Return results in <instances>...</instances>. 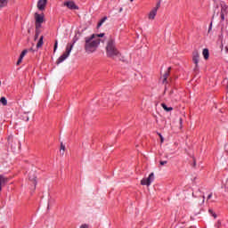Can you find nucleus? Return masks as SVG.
Masks as SVG:
<instances>
[{
  "instance_id": "nucleus-1",
  "label": "nucleus",
  "mask_w": 228,
  "mask_h": 228,
  "mask_svg": "<svg viewBox=\"0 0 228 228\" xmlns=\"http://www.w3.org/2000/svg\"><path fill=\"white\" fill-rule=\"evenodd\" d=\"M106 54L108 58H111L112 60H115V58H120V56H122V53H120V51H118V48H117L115 39L110 38L108 40L106 45Z\"/></svg>"
},
{
  "instance_id": "nucleus-2",
  "label": "nucleus",
  "mask_w": 228,
  "mask_h": 228,
  "mask_svg": "<svg viewBox=\"0 0 228 228\" xmlns=\"http://www.w3.org/2000/svg\"><path fill=\"white\" fill-rule=\"evenodd\" d=\"M95 34L91 35L89 37H86V45L85 49L86 53H95L97 51V47H99V44H101V39H94Z\"/></svg>"
},
{
  "instance_id": "nucleus-3",
  "label": "nucleus",
  "mask_w": 228,
  "mask_h": 228,
  "mask_svg": "<svg viewBox=\"0 0 228 228\" xmlns=\"http://www.w3.org/2000/svg\"><path fill=\"white\" fill-rule=\"evenodd\" d=\"M72 45H67L65 53L61 54L56 61L57 65H60V63H63L68 56H70V53L72 52Z\"/></svg>"
},
{
  "instance_id": "nucleus-4",
  "label": "nucleus",
  "mask_w": 228,
  "mask_h": 228,
  "mask_svg": "<svg viewBox=\"0 0 228 228\" xmlns=\"http://www.w3.org/2000/svg\"><path fill=\"white\" fill-rule=\"evenodd\" d=\"M44 13L39 14L38 12L35 13L36 20V29H40L42 28V24L44 23Z\"/></svg>"
},
{
  "instance_id": "nucleus-5",
  "label": "nucleus",
  "mask_w": 228,
  "mask_h": 228,
  "mask_svg": "<svg viewBox=\"0 0 228 228\" xmlns=\"http://www.w3.org/2000/svg\"><path fill=\"white\" fill-rule=\"evenodd\" d=\"M154 182V173H151L149 177L142 178L141 180L142 186H151V184Z\"/></svg>"
},
{
  "instance_id": "nucleus-6",
  "label": "nucleus",
  "mask_w": 228,
  "mask_h": 228,
  "mask_svg": "<svg viewBox=\"0 0 228 228\" xmlns=\"http://www.w3.org/2000/svg\"><path fill=\"white\" fill-rule=\"evenodd\" d=\"M228 15V6L225 4H221V12H220V17H221V22H224L225 20V18Z\"/></svg>"
},
{
  "instance_id": "nucleus-7",
  "label": "nucleus",
  "mask_w": 228,
  "mask_h": 228,
  "mask_svg": "<svg viewBox=\"0 0 228 228\" xmlns=\"http://www.w3.org/2000/svg\"><path fill=\"white\" fill-rule=\"evenodd\" d=\"M159 6H161L160 3H158L156 7H154L149 13L150 20H154L156 19V15H158V10H159Z\"/></svg>"
},
{
  "instance_id": "nucleus-8",
  "label": "nucleus",
  "mask_w": 228,
  "mask_h": 228,
  "mask_svg": "<svg viewBox=\"0 0 228 228\" xmlns=\"http://www.w3.org/2000/svg\"><path fill=\"white\" fill-rule=\"evenodd\" d=\"M63 6H66L68 10H79V6L74 1H65Z\"/></svg>"
},
{
  "instance_id": "nucleus-9",
  "label": "nucleus",
  "mask_w": 228,
  "mask_h": 228,
  "mask_svg": "<svg viewBox=\"0 0 228 228\" xmlns=\"http://www.w3.org/2000/svg\"><path fill=\"white\" fill-rule=\"evenodd\" d=\"M10 183V178L4 176V175H0V191L3 190L5 184Z\"/></svg>"
},
{
  "instance_id": "nucleus-10",
  "label": "nucleus",
  "mask_w": 228,
  "mask_h": 228,
  "mask_svg": "<svg viewBox=\"0 0 228 228\" xmlns=\"http://www.w3.org/2000/svg\"><path fill=\"white\" fill-rule=\"evenodd\" d=\"M28 180L34 184V188H37V173L35 171L28 174Z\"/></svg>"
},
{
  "instance_id": "nucleus-11",
  "label": "nucleus",
  "mask_w": 228,
  "mask_h": 228,
  "mask_svg": "<svg viewBox=\"0 0 228 228\" xmlns=\"http://www.w3.org/2000/svg\"><path fill=\"white\" fill-rule=\"evenodd\" d=\"M200 60V54L199 53V51L195 50L192 52V62L194 65H199V61Z\"/></svg>"
},
{
  "instance_id": "nucleus-12",
  "label": "nucleus",
  "mask_w": 228,
  "mask_h": 228,
  "mask_svg": "<svg viewBox=\"0 0 228 228\" xmlns=\"http://www.w3.org/2000/svg\"><path fill=\"white\" fill-rule=\"evenodd\" d=\"M45 6H47V0H38L37 9L40 10V12H44V10H45Z\"/></svg>"
},
{
  "instance_id": "nucleus-13",
  "label": "nucleus",
  "mask_w": 228,
  "mask_h": 228,
  "mask_svg": "<svg viewBox=\"0 0 228 228\" xmlns=\"http://www.w3.org/2000/svg\"><path fill=\"white\" fill-rule=\"evenodd\" d=\"M170 70H172V67L167 68V70L163 75V80L162 83L165 85V83H168V77L170 76Z\"/></svg>"
},
{
  "instance_id": "nucleus-14",
  "label": "nucleus",
  "mask_w": 228,
  "mask_h": 228,
  "mask_svg": "<svg viewBox=\"0 0 228 228\" xmlns=\"http://www.w3.org/2000/svg\"><path fill=\"white\" fill-rule=\"evenodd\" d=\"M9 0H0V10L8 6Z\"/></svg>"
},
{
  "instance_id": "nucleus-15",
  "label": "nucleus",
  "mask_w": 228,
  "mask_h": 228,
  "mask_svg": "<svg viewBox=\"0 0 228 228\" xmlns=\"http://www.w3.org/2000/svg\"><path fill=\"white\" fill-rule=\"evenodd\" d=\"M202 54L205 60H209V50L208 48L203 49Z\"/></svg>"
},
{
  "instance_id": "nucleus-16",
  "label": "nucleus",
  "mask_w": 228,
  "mask_h": 228,
  "mask_svg": "<svg viewBox=\"0 0 228 228\" xmlns=\"http://www.w3.org/2000/svg\"><path fill=\"white\" fill-rule=\"evenodd\" d=\"M44 45V36H41L37 44V49H40Z\"/></svg>"
},
{
  "instance_id": "nucleus-17",
  "label": "nucleus",
  "mask_w": 228,
  "mask_h": 228,
  "mask_svg": "<svg viewBox=\"0 0 228 228\" xmlns=\"http://www.w3.org/2000/svg\"><path fill=\"white\" fill-rule=\"evenodd\" d=\"M8 142H9V145H10V142H11V149H12V151H15L16 146L13 145V137L12 136H9L8 137Z\"/></svg>"
},
{
  "instance_id": "nucleus-18",
  "label": "nucleus",
  "mask_w": 228,
  "mask_h": 228,
  "mask_svg": "<svg viewBox=\"0 0 228 228\" xmlns=\"http://www.w3.org/2000/svg\"><path fill=\"white\" fill-rule=\"evenodd\" d=\"M106 20H108V17L105 16L98 22L97 28H101V26H102Z\"/></svg>"
},
{
  "instance_id": "nucleus-19",
  "label": "nucleus",
  "mask_w": 228,
  "mask_h": 228,
  "mask_svg": "<svg viewBox=\"0 0 228 228\" xmlns=\"http://www.w3.org/2000/svg\"><path fill=\"white\" fill-rule=\"evenodd\" d=\"M161 107L163 108V110H165V111H172L174 110V108L168 107L165 103H161Z\"/></svg>"
},
{
  "instance_id": "nucleus-20",
  "label": "nucleus",
  "mask_w": 228,
  "mask_h": 228,
  "mask_svg": "<svg viewBox=\"0 0 228 228\" xmlns=\"http://www.w3.org/2000/svg\"><path fill=\"white\" fill-rule=\"evenodd\" d=\"M0 102H1V104H3V106H6L8 104V101L6 100L5 97H1Z\"/></svg>"
},
{
  "instance_id": "nucleus-21",
  "label": "nucleus",
  "mask_w": 228,
  "mask_h": 228,
  "mask_svg": "<svg viewBox=\"0 0 228 228\" xmlns=\"http://www.w3.org/2000/svg\"><path fill=\"white\" fill-rule=\"evenodd\" d=\"M77 40H79V38L77 37V36H75L73 37V40H72V44H68V45H72V48L74 47V44H76V42H77Z\"/></svg>"
},
{
  "instance_id": "nucleus-22",
  "label": "nucleus",
  "mask_w": 228,
  "mask_h": 228,
  "mask_svg": "<svg viewBox=\"0 0 228 228\" xmlns=\"http://www.w3.org/2000/svg\"><path fill=\"white\" fill-rule=\"evenodd\" d=\"M40 28H36V34H35V37H34V40H37L38 39V37L40 35Z\"/></svg>"
},
{
  "instance_id": "nucleus-23",
  "label": "nucleus",
  "mask_w": 228,
  "mask_h": 228,
  "mask_svg": "<svg viewBox=\"0 0 228 228\" xmlns=\"http://www.w3.org/2000/svg\"><path fill=\"white\" fill-rule=\"evenodd\" d=\"M208 213H209V215H211L214 218H216V213H215V212L213 211V209L209 208V209H208Z\"/></svg>"
},
{
  "instance_id": "nucleus-24",
  "label": "nucleus",
  "mask_w": 228,
  "mask_h": 228,
  "mask_svg": "<svg viewBox=\"0 0 228 228\" xmlns=\"http://www.w3.org/2000/svg\"><path fill=\"white\" fill-rule=\"evenodd\" d=\"M26 54H28V50H23L20 55V58L24 59V56H26Z\"/></svg>"
},
{
  "instance_id": "nucleus-25",
  "label": "nucleus",
  "mask_w": 228,
  "mask_h": 228,
  "mask_svg": "<svg viewBox=\"0 0 228 228\" xmlns=\"http://www.w3.org/2000/svg\"><path fill=\"white\" fill-rule=\"evenodd\" d=\"M56 49H58V40H55L54 46H53V53H56Z\"/></svg>"
},
{
  "instance_id": "nucleus-26",
  "label": "nucleus",
  "mask_w": 228,
  "mask_h": 228,
  "mask_svg": "<svg viewBox=\"0 0 228 228\" xmlns=\"http://www.w3.org/2000/svg\"><path fill=\"white\" fill-rule=\"evenodd\" d=\"M167 163H168V161H167V160H160L159 161V165H161V167L167 165Z\"/></svg>"
},
{
  "instance_id": "nucleus-27",
  "label": "nucleus",
  "mask_w": 228,
  "mask_h": 228,
  "mask_svg": "<svg viewBox=\"0 0 228 228\" xmlns=\"http://www.w3.org/2000/svg\"><path fill=\"white\" fill-rule=\"evenodd\" d=\"M22 58L21 57H19V59H18V61H17V63H16V65H20V64H21L22 63Z\"/></svg>"
},
{
  "instance_id": "nucleus-28",
  "label": "nucleus",
  "mask_w": 228,
  "mask_h": 228,
  "mask_svg": "<svg viewBox=\"0 0 228 228\" xmlns=\"http://www.w3.org/2000/svg\"><path fill=\"white\" fill-rule=\"evenodd\" d=\"M199 64H195V67H194V72H199Z\"/></svg>"
},
{
  "instance_id": "nucleus-29",
  "label": "nucleus",
  "mask_w": 228,
  "mask_h": 228,
  "mask_svg": "<svg viewBox=\"0 0 228 228\" xmlns=\"http://www.w3.org/2000/svg\"><path fill=\"white\" fill-rule=\"evenodd\" d=\"M61 151H65V145H63V142L61 143Z\"/></svg>"
},
{
  "instance_id": "nucleus-30",
  "label": "nucleus",
  "mask_w": 228,
  "mask_h": 228,
  "mask_svg": "<svg viewBox=\"0 0 228 228\" xmlns=\"http://www.w3.org/2000/svg\"><path fill=\"white\" fill-rule=\"evenodd\" d=\"M192 167H193V168H195V167H197V160H195V159H193Z\"/></svg>"
},
{
  "instance_id": "nucleus-31",
  "label": "nucleus",
  "mask_w": 228,
  "mask_h": 228,
  "mask_svg": "<svg viewBox=\"0 0 228 228\" xmlns=\"http://www.w3.org/2000/svg\"><path fill=\"white\" fill-rule=\"evenodd\" d=\"M212 28H213V22H210V25H209V28H208V33H209V31H211Z\"/></svg>"
},
{
  "instance_id": "nucleus-32",
  "label": "nucleus",
  "mask_w": 228,
  "mask_h": 228,
  "mask_svg": "<svg viewBox=\"0 0 228 228\" xmlns=\"http://www.w3.org/2000/svg\"><path fill=\"white\" fill-rule=\"evenodd\" d=\"M220 225H222V223L218 221L217 224H216V227L220 228Z\"/></svg>"
},
{
  "instance_id": "nucleus-33",
  "label": "nucleus",
  "mask_w": 228,
  "mask_h": 228,
  "mask_svg": "<svg viewBox=\"0 0 228 228\" xmlns=\"http://www.w3.org/2000/svg\"><path fill=\"white\" fill-rule=\"evenodd\" d=\"M159 136L160 137L161 143H163V142H164L163 135H161V134H159Z\"/></svg>"
},
{
  "instance_id": "nucleus-34",
  "label": "nucleus",
  "mask_w": 228,
  "mask_h": 228,
  "mask_svg": "<svg viewBox=\"0 0 228 228\" xmlns=\"http://www.w3.org/2000/svg\"><path fill=\"white\" fill-rule=\"evenodd\" d=\"M96 37H98L99 38L104 37V33H101V34H98Z\"/></svg>"
},
{
  "instance_id": "nucleus-35",
  "label": "nucleus",
  "mask_w": 228,
  "mask_h": 228,
  "mask_svg": "<svg viewBox=\"0 0 228 228\" xmlns=\"http://www.w3.org/2000/svg\"><path fill=\"white\" fill-rule=\"evenodd\" d=\"M211 197H213V192H211L210 194H208V200H209L210 199H211Z\"/></svg>"
},
{
  "instance_id": "nucleus-36",
  "label": "nucleus",
  "mask_w": 228,
  "mask_h": 228,
  "mask_svg": "<svg viewBox=\"0 0 228 228\" xmlns=\"http://www.w3.org/2000/svg\"><path fill=\"white\" fill-rule=\"evenodd\" d=\"M225 188H226V191H228V185L227 184H225Z\"/></svg>"
},
{
  "instance_id": "nucleus-37",
  "label": "nucleus",
  "mask_w": 228,
  "mask_h": 228,
  "mask_svg": "<svg viewBox=\"0 0 228 228\" xmlns=\"http://www.w3.org/2000/svg\"><path fill=\"white\" fill-rule=\"evenodd\" d=\"M29 51H33V52H35V50L33 49V47H31V48L29 49Z\"/></svg>"
},
{
  "instance_id": "nucleus-38",
  "label": "nucleus",
  "mask_w": 228,
  "mask_h": 228,
  "mask_svg": "<svg viewBox=\"0 0 228 228\" xmlns=\"http://www.w3.org/2000/svg\"><path fill=\"white\" fill-rule=\"evenodd\" d=\"M25 120H26V122H28V120H29V118H27Z\"/></svg>"
},
{
  "instance_id": "nucleus-39",
  "label": "nucleus",
  "mask_w": 228,
  "mask_h": 228,
  "mask_svg": "<svg viewBox=\"0 0 228 228\" xmlns=\"http://www.w3.org/2000/svg\"><path fill=\"white\" fill-rule=\"evenodd\" d=\"M131 1V3H133V1H134V0H130Z\"/></svg>"
},
{
  "instance_id": "nucleus-40",
  "label": "nucleus",
  "mask_w": 228,
  "mask_h": 228,
  "mask_svg": "<svg viewBox=\"0 0 228 228\" xmlns=\"http://www.w3.org/2000/svg\"><path fill=\"white\" fill-rule=\"evenodd\" d=\"M103 106H108V104H104Z\"/></svg>"
},
{
  "instance_id": "nucleus-41",
  "label": "nucleus",
  "mask_w": 228,
  "mask_h": 228,
  "mask_svg": "<svg viewBox=\"0 0 228 228\" xmlns=\"http://www.w3.org/2000/svg\"><path fill=\"white\" fill-rule=\"evenodd\" d=\"M0 86H1V80H0Z\"/></svg>"
},
{
  "instance_id": "nucleus-42",
  "label": "nucleus",
  "mask_w": 228,
  "mask_h": 228,
  "mask_svg": "<svg viewBox=\"0 0 228 228\" xmlns=\"http://www.w3.org/2000/svg\"><path fill=\"white\" fill-rule=\"evenodd\" d=\"M15 142H18V141H14V143H15Z\"/></svg>"
}]
</instances>
